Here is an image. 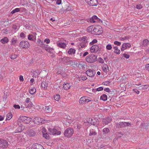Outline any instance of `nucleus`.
<instances>
[{"label": "nucleus", "mask_w": 149, "mask_h": 149, "mask_svg": "<svg viewBox=\"0 0 149 149\" xmlns=\"http://www.w3.org/2000/svg\"><path fill=\"white\" fill-rule=\"evenodd\" d=\"M97 56L93 54H90L86 58V61L89 63H94L97 60Z\"/></svg>", "instance_id": "1"}, {"label": "nucleus", "mask_w": 149, "mask_h": 149, "mask_svg": "<svg viewBox=\"0 0 149 149\" xmlns=\"http://www.w3.org/2000/svg\"><path fill=\"white\" fill-rule=\"evenodd\" d=\"M33 120L32 118L26 116H21L18 119V121L28 124L29 123Z\"/></svg>", "instance_id": "2"}, {"label": "nucleus", "mask_w": 149, "mask_h": 149, "mask_svg": "<svg viewBox=\"0 0 149 149\" xmlns=\"http://www.w3.org/2000/svg\"><path fill=\"white\" fill-rule=\"evenodd\" d=\"M103 31L102 28L100 26H94V31L92 34L95 35H99L102 33Z\"/></svg>", "instance_id": "3"}, {"label": "nucleus", "mask_w": 149, "mask_h": 149, "mask_svg": "<svg viewBox=\"0 0 149 149\" xmlns=\"http://www.w3.org/2000/svg\"><path fill=\"white\" fill-rule=\"evenodd\" d=\"M74 130L73 129L70 127H69L65 131L64 135L65 136L70 138L72 136Z\"/></svg>", "instance_id": "4"}, {"label": "nucleus", "mask_w": 149, "mask_h": 149, "mask_svg": "<svg viewBox=\"0 0 149 149\" xmlns=\"http://www.w3.org/2000/svg\"><path fill=\"white\" fill-rule=\"evenodd\" d=\"M91 101V100L90 98L85 96L82 97L80 98L79 102L81 104H84Z\"/></svg>", "instance_id": "5"}, {"label": "nucleus", "mask_w": 149, "mask_h": 149, "mask_svg": "<svg viewBox=\"0 0 149 149\" xmlns=\"http://www.w3.org/2000/svg\"><path fill=\"white\" fill-rule=\"evenodd\" d=\"M19 46L22 48L27 49L30 47V44L27 41H23L20 42Z\"/></svg>", "instance_id": "6"}, {"label": "nucleus", "mask_w": 149, "mask_h": 149, "mask_svg": "<svg viewBox=\"0 0 149 149\" xmlns=\"http://www.w3.org/2000/svg\"><path fill=\"white\" fill-rule=\"evenodd\" d=\"M26 108H29L33 106V104L31 102L29 98H27L25 101L24 102Z\"/></svg>", "instance_id": "7"}, {"label": "nucleus", "mask_w": 149, "mask_h": 149, "mask_svg": "<svg viewBox=\"0 0 149 149\" xmlns=\"http://www.w3.org/2000/svg\"><path fill=\"white\" fill-rule=\"evenodd\" d=\"M100 49L98 45H92L90 48V52L91 53H97Z\"/></svg>", "instance_id": "8"}, {"label": "nucleus", "mask_w": 149, "mask_h": 149, "mask_svg": "<svg viewBox=\"0 0 149 149\" xmlns=\"http://www.w3.org/2000/svg\"><path fill=\"white\" fill-rule=\"evenodd\" d=\"M8 145V142L5 140L0 139V147L3 148H6Z\"/></svg>", "instance_id": "9"}, {"label": "nucleus", "mask_w": 149, "mask_h": 149, "mask_svg": "<svg viewBox=\"0 0 149 149\" xmlns=\"http://www.w3.org/2000/svg\"><path fill=\"white\" fill-rule=\"evenodd\" d=\"M48 130L50 132L51 134H52L58 135L60 134L61 133V132L60 131H57L54 128H48Z\"/></svg>", "instance_id": "10"}, {"label": "nucleus", "mask_w": 149, "mask_h": 149, "mask_svg": "<svg viewBox=\"0 0 149 149\" xmlns=\"http://www.w3.org/2000/svg\"><path fill=\"white\" fill-rule=\"evenodd\" d=\"M88 123H91V125L95 126H97L99 124V122L97 119L95 118L92 119L91 118H89Z\"/></svg>", "instance_id": "11"}, {"label": "nucleus", "mask_w": 149, "mask_h": 149, "mask_svg": "<svg viewBox=\"0 0 149 149\" xmlns=\"http://www.w3.org/2000/svg\"><path fill=\"white\" fill-rule=\"evenodd\" d=\"M36 33H34L33 34H29L28 36V39L29 40L34 41L36 40Z\"/></svg>", "instance_id": "12"}, {"label": "nucleus", "mask_w": 149, "mask_h": 149, "mask_svg": "<svg viewBox=\"0 0 149 149\" xmlns=\"http://www.w3.org/2000/svg\"><path fill=\"white\" fill-rule=\"evenodd\" d=\"M88 4L91 6H96L98 4L97 0H87Z\"/></svg>", "instance_id": "13"}, {"label": "nucleus", "mask_w": 149, "mask_h": 149, "mask_svg": "<svg viewBox=\"0 0 149 149\" xmlns=\"http://www.w3.org/2000/svg\"><path fill=\"white\" fill-rule=\"evenodd\" d=\"M56 45L58 47L63 49H65L66 46V45L65 43L59 41L56 42Z\"/></svg>", "instance_id": "14"}, {"label": "nucleus", "mask_w": 149, "mask_h": 149, "mask_svg": "<svg viewBox=\"0 0 149 149\" xmlns=\"http://www.w3.org/2000/svg\"><path fill=\"white\" fill-rule=\"evenodd\" d=\"M131 45L129 43H124L122 45V47L121 48V50L123 51L125 50L127 48L130 47Z\"/></svg>", "instance_id": "15"}, {"label": "nucleus", "mask_w": 149, "mask_h": 149, "mask_svg": "<svg viewBox=\"0 0 149 149\" xmlns=\"http://www.w3.org/2000/svg\"><path fill=\"white\" fill-rule=\"evenodd\" d=\"M21 9H22V11L21 12H22V11H24L25 10V9L24 8H17L12 10L11 12L10 13L13 14L15 13L19 12Z\"/></svg>", "instance_id": "16"}, {"label": "nucleus", "mask_w": 149, "mask_h": 149, "mask_svg": "<svg viewBox=\"0 0 149 149\" xmlns=\"http://www.w3.org/2000/svg\"><path fill=\"white\" fill-rule=\"evenodd\" d=\"M86 74L88 76L91 77H93L94 75L95 72V71L89 69L86 71Z\"/></svg>", "instance_id": "17"}, {"label": "nucleus", "mask_w": 149, "mask_h": 149, "mask_svg": "<svg viewBox=\"0 0 149 149\" xmlns=\"http://www.w3.org/2000/svg\"><path fill=\"white\" fill-rule=\"evenodd\" d=\"M42 131L43 137L46 139H49V136L47 133L46 129L43 127L42 129Z\"/></svg>", "instance_id": "18"}, {"label": "nucleus", "mask_w": 149, "mask_h": 149, "mask_svg": "<svg viewBox=\"0 0 149 149\" xmlns=\"http://www.w3.org/2000/svg\"><path fill=\"white\" fill-rule=\"evenodd\" d=\"M112 119L109 117H107L104 119L102 120V123L103 125H105L109 123L111 120Z\"/></svg>", "instance_id": "19"}, {"label": "nucleus", "mask_w": 149, "mask_h": 149, "mask_svg": "<svg viewBox=\"0 0 149 149\" xmlns=\"http://www.w3.org/2000/svg\"><path fill=\"white\" fill-rule=\"evenodd\" d=\"M32 146L36 149H45L42 145L37 143L33 144Z\"/></svg>", "instance_id": "20"}, {"label": "nucleus", "mask_w": 149, "mask_h": 149, "mask_svg": "<svg viewBox=\"0 0 149 149\" xmlns=\"http://www.w3.org/2000/svg\"><path fill=\"white\" fill-rule=\"evenodd\" d=\"M72 85V84L70 83H65L63 84V88L64 90H67L70 88Z\"/></svg>", "instance_id": "21"}, {"label": "nucleus", "mask_w": 149, "mask_h": 149, "mask_svg": "<svg viewBox=\"0 0 149 149\" xmlns=\"http://www.w3.org/2000/svg\"><path fill=\"white\" fill-rule=\"evenodd\" d=\"M35 132L32 130H29L26 131V134L30 136H33L35 135Z\"/></svg>", "instance_id": "22"}, {"label": "nucleus", "mask_w": 149, "mask_h": 149, "mask_svg": "<svg viewBox=\"0 0 149 149\" xmlns=\"http://www.w3.org/2000/svg\"><path fill=\"white\" fill-rule=\"evenodd\" d=\"M99 19L95 15H94L90 19V22L91 23H94L97 21H98Z\"/></svg>", "instance_id": "23"}, {"label": "nucleus", "mask_w": 149, "mask_h": 149, "mask_svg": "<svg viewBox=\"0 0 149 149\" xmlns=\"http://www.w3.org/2000/svg\"><path fill=\"white\" fill-rule=\"evenodd\" d=\"M47 83L46 82L45 80H44L41 83L42 87L44 90L47 89Z\"/></svg>", "instance_id": "24"}, {"label": "nucleus", "mask_w": 149, "mask_h": 149, "mask_svg": "<svg viewBox=\"0 0 149 149\" xmlns=\"http://www.w3.org/2000/svg\"><path fill=\"white\" fill-rule=\"evenodd\" d=\"M44 109L46 112H49L52 111V107L50 105L46 106L45 107Z\"/></svg>", "instance_id": "25"}, {"label": "nucleus", "mask_w": 149, "mask_h": 149, "mask_svg": "<svg viewBox=\"0 0 149 149\" xmlns=\"http://www.w3.org/2000/svg\"><path fill=\"white\" fill-rule=\"evenodd\" d=\"M94 26H90L87 28V30L88 32L91 33L92 34V33H93V31H94Z\"/></svg>", "instance_id": "26"}, {"label": "nucleus", "mask_w": 149, "mask_h": 149, "mask_svg": "<svg viewBox=\"0 0 149 149\" xmlns=\"http://www.w3.org/2000/svg\"><path fill=\"white\" fill-rule=\"evenodd\" d=\"M102 68L103 71L105 73H107L109 71V67L107 65H104L102 67Z\"/></svg>", "instance_id": "27"}, {"label": "nucleus", "mask_w": 149, "mask_h": 149, "mask_svg": "<svg viewBox=\"0 0 149 149\" xmlns=\"http://www.w3.org/2000/svg\"><path fill=\"white\" fill-rule=\"evenodd\" d=\"M36 91V89L34 87H31L29 89V92L30 93L31 95L34 94Z\"/></svg>", "instance_id": "28"}, {"label": "nucleus", "mask_w": 149, "mask_h": 149, "mask_svg": "<svg viewBox=\"0 0 149 149\" xmlns=\"http://www.w3.org/2000/svg\"><path fill=\"white\" fill-rule=\"evenodd\" d=\"M33 121L35 123L37 124H39L40 123V118L37 117L34 118Z\"/></svg>", "instance_id": "29"}, {"label": "nucleus", "mask_w": 149, "mask_h": 149, "mask_svg": "<svg viewBox=\"0 0 149 149\" xmlns=\"http://www.w3.org/2000/svg\"><path fill=\"white\" fill-rule=\"evenodd\" d=\"M8 41V38L7 37H5L1 40L0 42L3 44H5L7 43Z\"/></svg>", "instance_id": "30"}, {"label": "nucleus", "mask_w": 149, "mask_h": 149, "mask_svg": "<svg viewBox=\"0 0 149 149\" xmlns=\"http://www.w3.org/2000/svg\"><path fill=\"white\" fill-rule=\"evenodd\" d=\"M113 48L114 49V52L117 54H119L120 53V51L118 49V47L116 46H115L113 47Z\"/></svg>", "instance_id": "31"}, {"label": "nucleus", "mask_w": 149, "mask_h": 149, "mask_svg": "<svg viewBox=\"0 0 149 149\" xmlns=\"http://www.w3.org/2000/svg\"><path fill=\"white\" fill-rule=\"evenodd\" d=\"M107 96L106 94H103L100 96V99L104 101H106L107 100Z\"/></svg>", "instance_id": "32"}, {"label": "nucleus", "mask_w": 149, "mask_h": 149, "mask_svg": "<svg viewBox=\"0 0 149 149\" xmlns=\"http://www.w3.org/2000/svg\"><path fill=\"white\" fill-rule=\"evenodd\" d=\"M12 117V114L11 113H9L7 114L6 116V120H9Z\"/></svg>", "instance_id": "33"}, {"label": "nucleus", "mask_w": 149, "mask_h": 149, "mask_svg": "<svg viewBox=\"0 0 149 149\" xmlns=\"http://www.w3.org/2000/svg\"><path fill=\"white\" fill-rule=\"evenodd\" d=\"M75 50L74 49L71 48L68 51V53L69 54H74L75 53Z\"/></svg>", "instance_id": "34"}, {"label": "nucleus", "mask_w": 149, "mask_h": 149, "mask_svg": "<svg viewBox=\"0 0 149 149\" xmlns=\"http://www.w3.org/2000/svg\"><path fill=\"white\" fill-rule=\"evenodd\" d=\"M96 134V133L94 130L93 129H91L90 130V133L89 135L91 136L92 135H95Z\"/></svg>", "instance_id": "35"}, {"label": "nucleus", "mask_w": 149, "mask_h": 149, "mask_svg": "<svg viewBox=\"0 0 149 149\" xmlns=\"http://www.w3.org/2000/svg\"><path fill=\"white\" fill-rule=\"evenodd\" d=\"M11 44L12 45H14L16 44L17 41V39L16 36L13 38L11 40Z\"/></svg>", "instance_id": "36"}, {"label": "nucleus", "mask_w": 149, "mask_h": 149, "mask_svg": "<svg viewBox=\"0 0 149 149\" xmlns=\"http://www.w3.org/2000/svg\"><path fill=\"white\" fill-rule=\"evenodd\" d=\"M54 98L55 100L58 101L60 99V95L58 94L55 95L54 96Z\"/></svg>", "instance_id": "37"}, {"label": "nucleus", "mask_w": 149, "mask_h": 149, "mask_svg": "<svg viewBox=\"0 0 149 149\" xmlns=\"http://www.w3.org/2000/svg\"><path fill=\"white\" fill-rule=\"evenodd\" d=\"M116 126L118 128H121L124 127V122H120L118 124H117Z\"/></svg>", "instance_id": "38"}, {"label": "nucleus", "mask_w": 149, "mask_h": 149, "mask_svg": "<svg viewBox=\"0 0 149 149\" xmlns=\"http://www.w3.org/2000/svg\"><path fill=\"white\" fill-rule=\"evenodd\" d=\"M149 41L147 39H145L143 41V45L144 46H146L148 45Z\"/></svg>", "instance_id": "39"}, {"label": "nucleus", "mask_w": 149, "mask_h": 149, "mask_svg": "<svg viewBox=\"0 0 149 149\" xmlns=\"http://www.w3.org/2000/svg\"><path fill=\"white\" fill-rule=\"evenodd\" d=\"M85 64L82 62H80L78 66L80 68L82 69L84 68V66H85Z\"/></svg>", "instance_id": "40"}, {"label": "nucleus", "mask_w": 149, "mask_h": 149, "mask_svg": "<svg viewBox=\"0 0 149 149\" xmlns=\"http://www.w3.org/2000/svg\"><path fill=\"white\" fill-rule=\"evenodd\" d=\"M86 46V43L84 42H81L80 44V45L79 47V48H84Z\"/></svg>", "instance_id": "41"}, {"label": "nucleus", "mask_w": 149, "mask_h": 149, "mask_svg": "<svg viewBox=\"0 0 149 149\" xmlns=\"http://www.w3.org/2000/svg\"><path fill=\"white\" fill-rule=\"evenodd\" d=\"M106 48L107 50H110L112 49V47L111 44H109L106 45Z\"/></svg>", "instance_id": "42"}, {"label": "nucleus", "mask_w": 149, "mask_h": 149, "mask_svg": "<svg viewBox=\"0 0 149 149\" xmlns=\"http://www.w3.org/2000/svg\"><path fill=\"white\" fill-rule=\"evenodd\" d=\"M40 123L42 124L46 123L48 122V120L43 118H40Z\"/></svg>", "instance_id": "43"}, {"label": "nucleus", "mask_w": 149, "mask_h": 149, "mask_svg": "<svg viewBox=\"0 0 149 149\" xmlns=\"http://www.w3.org/2000/svg\"><path fill=\"white\" fill-rule=\"evenodd\" d=\"M97 42V41L96 39H94L92 42H91L90 43L89 45H94V44L95 43H96Z\"/></svg>", "instance_id": "44"}, {"label": "nucleus", "mask_w": 149, "mask_h": 149, "mask_svg": "<svg viewBox=\"0 0 149 149\" xmlns=\"http://www.w3.org/2000/svg\"><path fill=\"white\" fill-rule=\"evenodd\" d=\"M23 129V128L22 127L19 126L17 128V131L16 132H20Z\"/></svg>", "instance_id": "45"}, {"label": "nucleus", "mask_w": 149, "mask_h": 149, "mask_svg": "<svg viewBox=\"0 0 149 149\" xmlns=\"http://www.w3.org/2000/svg\"><path fill=\"white\" fill-rule=\"evenodd\" d=\"M79 80H85L86 79L87 77L84 76H81L79 77Z\"/></svg>", "instance_id": "46"}, {"label": "nucleus", "mask_w": 149, "mask_h": 149, "mask_svg": "<svg viewBox=\"0 0 149 149\" xmlns=\"http://www.w3.org/2000/svg\"><path fill=\"white\" fill-rule=\"evenodd\" d=\"M103 132L104 133H107L109 132V130L108 128H104L103 129Z\"/></svg>", "instance_id": "47"}, {"label": "nucleus", "mask_w": 149, "mask_h": 149, "mask_svg": "<svg viewBox=\"0 0 149 149\" xmlns=\"http://www.w3.org/2000/svg\"><path fill=\"white\" fill-rule=\"evenodd\" d=\"M88 120H87L86 122H84V125L85 126H89L90 125H91V123H88Z\"/></svg>", "instance_id": "48"}, {"label": "nucleus", "mask_w": 149, "mask_h": 149, "mask_svg": "<svg viewBox=\"0 0 149 149\" xmlns=\"http://www.w3.org/2000/svg\"><path fill=\"white\" fill-rule=\"evenodd\" d=\"M141 127L144 129H146L147 127V125L145 123H142L141 124Z\"/></svg>", "instance_id": "49"}, {"label": "nucleus", "mask_w": 149, "mask_h": 149, "mask_svg": "<svg viewBox=\"0 0 149 149\" xmlns=\"http://www.w3.org/2000/svg\"><path fill=\"white\" fill-rule=\"evenodd\" d=\"M128 39V37L126 36H125L123 37H121L120 38V40L124 41L125 40H127Z\"/></svg>", "instance_id": "50"}, {"label": "nucleus", "mask_w": 149, "mask_h": 149, "mask_svg": "<svg viewBox=\"0 0 149 149\" xmlns=\"http://www.w3.org/2000/svg\"><path fill=\"white\" fill-rule=\"evenodd\" d=\"M13 107L15 109H20V106L19 105L15 104L13 105Z\"/></svg>", "instance_id": "51"}, {"label": "nucleus", "mask_w": 149, "mask_h": 149, "mask_svg": "<svg viewBox=\"0 0 149 149\" xmlns=\"http://www.w3.org/2000/svg\"><path fill=\"white\" fill-rule=\"evenodd\" d=\"M114 44L117 46H120L121 44V43L120 42L118 41H115L114 42Z\"/></svg>", "instance_id": "52"}, {"label": "nucleus", "mask_w": 149, "mask_h": 149, "mask_svg": "<svg viewBox=\"0 0 149 149\" xmlns=\"http://www.w3.org/2000/svg\"><path fill=\"white\" fill-rule=\"evenodd\" d=\"M130 125V123L128 122H124V127L129 126Z\"/></svg>", "instance_id": "53"}, {"label": "nucleus", "mask_w": 149, "mask_h": 149, "mask_svg": "<svg viewBox=\"0 0 149 149\" xmlns=\"http://www.w3.org/2000/svg\"><path fill=\"white\" fill-rule=\"evenodd\" d=\"M17 56L15 54L11 55L10 56V58L12 59H15L17 58Z\"/></svg>", "instance_id": "54"}, {"label": "nucleus", "mask_w": 149, "mask_h": 149, "mask_svg": "<svg viewBox=\"0 0 149 149\" xmlns=\"http://www.w3.org/2000/svg\"><path fill=\"white\" fill-rule=\"evenodd\" d=\"M136 8L137 9H140L142 8V6L140 4H137L136 5Z\"/></svg>", "instance_id": "55"}, {"label": "nucleus", "mask_w": 149, "mask_h": 149, "mask_svg": "<svg viewBox=\"0 0 149 149\" xmlns=\"http://www.w3.org/2000/svg\"><path fill=\"white\" fill-rule=\"evenodd\" d=\"M123 56L124 57L127 59L129 58L130 57V55L126 54H123Z\"/></svg>", "instance_id": "56"}, {"label": "nucleus", "mask_w": 149, "mask_h": 149, "mask_svg": "<svg viewBox=\"0 0 149 149\" xmlns=\"http://www.w3.org/2000/svg\"><path fill=\"white\" fill-rule=\"evenodd\" d=\"M44 41L47 44H48L50 42V41L49 39L48 38H46L45 39Z\"/></svg>", "instance_id": "57"}, {"label": "nucleus", "mask_w": 149, "mask_h": 149, "mask_svg": "<svg viewBox=\"0 0 149 149\" xmlns=\"http://www.w3.org/2000/svg\"><path fill=\"white\" fill-rule=\"evenodd\" d=\"M61 0H57L56 1V3L58 5H59L61 4Z\"/></svg>", "instance_id": "58"}, {"label": "nucleus", "mask_w": 149, "mask_h": 149, "mask_svg": "<svg viewBox=\"0 0 149 149\" xmlns=\"http://www.w3.org/2000/svg\"><path fill=\"white\" fill-rule=\"evenodd\" d=\"M103 88L102 87H100L97 89L96 90L97 91H100L103 90Z\"/></svg>", "instance_id": "59"}, {"label": "nucleus", "mask_w": 149, "mask_h": 149, "mask_svg": "<svg viewBox=\"0 0 149 149\" xmlns=\"http://www.w3.org/2000/svg\"><path fill=\"white\" fill-rule=\"evenodd\" d=\"M145 68L146 70L149 71V64L146 65Z\"/></svg>", "instance_id": "60"}, {"label": "nucleus", "mask_w": 149, "mask_h": 149, "mask_svg": "<svg viewBox=\"0 0 149 149\" xmlns=\"http://www.w3.org/2000/svg\"><path fill=\"white\" fill-rule=\"evenodd\" d=\"M98 61L99 62L101 63H103L104 62V60L102 58H99L98 59Z\"/></svg>", "instance_id": "61"}, {"label": "nucleus", "mask_w": 149, "mask_h": 149, "mask_svg": "<svg viewBox=\"0 0 149 149\" xmlns=\"http://www.w3.org/2000/svg\"><path fill=\"white\" fill-rule=\"evenodd\" d=\"M20 37L22 38H24L25 37V35L24 33L22 32L20 35Z\"/></svg>", "instance_id": "62"}, {"label": "nucleus", "mask_w": 149, "mask_h": 149, "mask_svg": "<svg viewBox=\"0 0 149 149\" xmlns=\"http://www.w3.org/2000/svg\"><path fill=\"white\" fill-rule=\"evenodd\" d=\"M19 79L20 81H24V78L23 76L22 75H20L19 76Z\"/></svg>", "instance_id": "63"}, {"label": "nucleus", "mask_w": 149, "mask_h": 149, "mask_svg": "<svg viewBox=\"0 0 149 149\" xmlns=\"http://www.w3.org/2000/svg\"><path fill=\"white\" fill-rule=\"evenodd\" d=\"M149 87V85H145L143 86L142 87V88L143 89H145V88H147Z\"/></svg>", "instance_id": "64"}]
</instances>
